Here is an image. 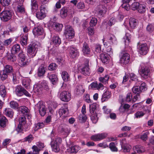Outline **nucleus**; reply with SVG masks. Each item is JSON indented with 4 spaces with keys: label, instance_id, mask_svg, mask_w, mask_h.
Returning <instances> with one entry per match:
<instances>
[{
    "label": "nucleus",
    "instance_id": "f257e3e1",
    "mask_svg": "<svg viewBox=\"0 0 154 154\" xmlns=\"http://www.w3.org/2000/svg\"><path fill=\"white\" fill-rule=\"evenodd\" d=\"M38 46L35 43L30 44L27 49V53L28 56L31 57H34L38 51Z\"/></svg>",
    "mask_w": 154,
    "mask_h": 154
},
{
    "label": "nucleus",
    "instance_id": "f03ea898",
    "mask_svg": "<svg viewBox=\"0 0 154 154\" xmlns=\"http://www.w3.org/2000/svg\"><path fill=\"white\" fill-rule=\"evenodd\" d=\"M64 35L66 38L71 39L74 36V31L71 26L67 25L66 26V29Z\"/></svg>",
    "mask_w": 154,
    "mask_h": 154
},
{
    "label": "nucleus",
    "instance_id": "7ed1b4c3",
    "mask_svg": "<svg viewBox=\"0 0 154 154\" xmlns=\"http://www.w3.org/2000/svg\"><path fill=\"white\" fill-rule=\"evenodd\" d=\"M15 92L16 94L18 96H21L23 94L28 97H30L31 95L24 88L20 85H18L16 87Z\"/></svg>",
    "mask_w": 154,
    "mask_h": 154
},
{
    "label": "nucleus",
    "instance_id": "20e7f679",
    "mask_svg": "<svg viewBox=\"0 0 154 154\" xmlns=\"http://www.w3.org/2000/svg\"><path fill=\"white\" fill-rule=\"evenodd\" d=\"M36 109H38L40 114L42 116H44L46 113V109L45 106L42 102L39 101L35 105Z\"/></svg>",
    "mask_w": 154,
    "mask_h": 154
},
{
    "label": "nucleus",
    "instance_id": "39448f33",
    "mask_svg": "<svg viewBox=\"0 0 154 154\" xmlns=\"http://www.w3.org/2000/svg\"><path fill=\"white\" fill-rule=\"evenodd\" d=\"M12 14L9 11H5L0 13V18L1 20L4 21H7L11 17Z\"/></svg>",
    "mask_w": 154,
    "mask_h": 154
},
{
    "label": "nucleus",
    "instance_id": "423d86ee",
    "mask_svg": "<svg viewBox=\"0 0 154 154\" xmlns=\"http://www.w3.org/2000/svg\"><path fill=\"white\" fill-rule=\"evenodd\" d=\"M68 109L66 106H64L61 107L58 111V113L57 114V116L59 115L60 117H62L64 118L67 117L68 114Z\"/></svg>",
    "mask_w": 154,
    "mask_h": 154
},
{
    "label": "nucleus",
    "instance_id": "0eeeda50",
    "mask_svg": "<svg viewBox=\"0 0 154 154\" xmlns=\"http://www.w3.org/2000/svg\"><path fill=\"white\" fill-rule=\"evenodd\" d=\"M19 58V63L21 66L27 65L28 63L26 61V57L23 52L20 53L18 55Z\"/></svg>",
    "mask_w": 154,
    "mask_h": 154
},
{
    "label": "nucleus",
    "instance_id": "6e6552de",
    "mask_svg": "<svg viewBox=\"0 0 154 154\" xmlns=\"http://www.w3.org/2000/svg\"><path fill=\"white\" fill-rule=\"evenodd\" d=\"M130 60V55L127 53H123L120 58V62L121 64L124 65L128 64Z\"/></svg>",
    "mask_w": 154,
    "mask_h": 154
},
{
    "label": "nucleus",
    "instance_id": "1a4fd4ad",
    "mask_svg": "<svg viewBox=\"0 0 154 154\" xmlns=\"http://www.w3.org/2000/svg\"><path fill=\"white\" fill-rule=\"evenodd\" d=\"M150 69L146 66L141 67L140 72L141 76L144 79L147 78L149 75Z\"/></svg>",
    "mask_w": 154,
    "mask_h": 154
},
{
    "label": "nucleus",
    "instance_id": "9d476101",
    "mask_svg": "<svg viewBox=\"0 0 154 154\" xmlns=\"http://www.w3.org/2000/svg\"><path fill=\"white\" fill-rule=\"evenodd\" d=\"M71 98V94L67 91L62 92L60 95V99L64 101L68 102L70 100Z\"/></svg>",
    "mask_w": 154,
    "mask_h": 154
},
{
    "label": "nucleus",
    "instance_id": "9b49d317",
    "mask_svg": "<svg viewBox=\"0 0 154 154\" xmlns=\"http://www.w3.org/2000/svg\"><path fill=\"white\" fill-rule=\"evenodd\" d=\"M89 60H87L86 63L82 69L81 72L85 75H89L90 73V71L89 67Z\"/></svg>",
    "mask_w": 154,
    "mask_h": 154
},
{
    "label": "nucleus",
    "instance_id": "f8f14e48",
    "mask_svg": "<svg viewBox=\"0 0 154 154\" xmlns=\"http://www.w3.org/2000/svg\"><path fill=\"white\" fill-rule=\"evenodd\" d=\"M19 110L20 112L27 117L29 119H31V115L29 113V110L27 107L25 106H21L19 107Z\"/></svg>",
    "mask_w": 154,
    "mask_h": 154
},
{
    "label": "nucleus",
    "instance_id": "ddd939ff",
    "mask_svg": "<svg viewBox=\"0 0 154 154\" xmlns=\"http://www.w3.org/2000/svg\"><path fill=\"white\" fill-rule=\"evenodd\" d=\"M69 51L70 57L72 58H74L79 55V52L78 49L73 46L69 48Z\"/></svg>",
    "mask_w": 154,
    "mask_h": 154
},
{
    "label": "nucleus",
    "instance_id": "4468645a",
    "mask_svg": "<svg viewBox=\"0 0 154 154\" xmlns=\"http://www.w3.org/2000/svg\"><path fill=\"white\" fill-rule=\"evenodd\" d=\"M106 137V134L105 133H101L93 135L91 137V139L94 141L101 140L105 138Z\"/></svg>",
    "mask_w": 154,
    "mask_h": 154
},
{
    "label": "nucleus",
    "instance_id": "2eb2a0df",
    "mask_svg": "<svg viewBox=\"0 0 154 154\" xmlns=\"http://www.w3.org/2000/svg\"><path fill=\"white\" fill-rule=\"evenodd\" d=\"M96 11L98 15L103 16L106 14L107 11V8L102 5H100L97 6Z\"/></svg>",
    "mask_w": 154,
    "mask_h": 154
},
{
    "label": "nucleus",
    "instance_id": "dca6fc26",
    "mask_svg": "<svg viewBox=\"0 0 154 154\" xmlns=\"http://www.w3.org/2000/svg\"><path fill=\"white\" fill-rule=\"evenodd\" d=\"M148 51V48L146 44L140 45L139 48V51L141 55H145L147 54Z\"/></svg>",
    "mask_w": 154,
    "mask_h": 154
},
{
    "label": "nucleus",
    "instance_id": "f3484780",
    "mask_svg": "<svg viewBox=\"0 0 154 154\" xmlns=\"http://www.w3.org/2000/svg\"><path fill=\"white\" fill-rule=\"evenodd\" d=\"M122 141L121 145L123 151L124 152H129L131 148V146L128 144L125 143V139H123Z\"/></svg>",
    "mask_w": 154,
    "mask_h": 154
},
{
    "label": "nucleus",
    "instance_id": "a211bd4d",
    "mask_svg": "<svg viewBox=\"0 0 154 154\" xmlns=\"http://www.w3.org/2000/svg\"><path fill=\"white\" fill-rule=\"evenodd\" d=\"M33 32L35 35H40L42 34L43 33V29L40 26H38L35 28L33 30Z\"/></svg>",
    "mask_w": 154,
    "mask_h": 154
},
{
    "label": "nucleus",
    "instance_id": "6ab92c4d",
    "mask_svg": "<svg viewBox=\"0 0 154 154\" xmlns=\"http://www.w3.org/2000/svg\"><path fill=\"white\" fill-rule=\"evenodd\" d=\"M48 77L53 85L56 84L57 82L58 79L57 76L56 74L48 73Z\"/></svg>",
    "mask_w": 154,
    "mask_h": 154
},
{
    "label": "nucleus",
    "instance_id": "aec40b11",
    "mask_svg": "<svg viewBox=\"0 0 154 154\" xmlns=\"http://www.w3.org/2000/svg\"><path fill=\"white\" fill-rule=\"evenodd\" d=\"M51 26L54 29L58 31H61L63 27V25L62 24L55 22L53 23Z\"/></svg>",
    "mask_w": 154,
    "mask_h": 154
},
{
    "label": "nucleus",
    "instance_id": "412c9836",
    "mask_svg": "<svg viewBox=\"0 0 154 154\" xmlns=\"http://www.w3.org/2000/svg\"><path fill=\"white\" fill-rule=\"evenodd\" d=\"M46 72L45 69L43 64H42L38 68V75L39 77L44 76Z\"/></svg>",
    "mask_w": 154,
    "mask_h": 154
},
{
    "label": "nucleus",
    "instance_id": "4be33fe9",
    "mask_svg": "<svg viewBox=\"0 0 154 154\" xmlns=\"http://www.w3.org/2000/svg\"><path fill=\"white\" fill-rule=\"evenodd\" d=\"M100 59L102 62L104 63H107L109 61V58L107 54L102 53L100 56Z\"/></svg>",
    "mask_w": 154,
    "mask_h": 154
},
{
    "label": "nucleus",
    "instance_id": "5701e85b",
    "mask_svg": "<svg viewBox=\"0 0 154 154\" xmlns=\"http://www.w3.org/2000/svg\"><path fill=\"white\" fill-rule=\"evenodd\" d=\"M134 152H137L138 153H140L145 152V149L144 147L140 145H137L133 148Z\"/></svg>",
    "mask_w": 154,
    "mask_h": 154
},
{
    "label": "nucleus",
    "instance_id": "b1692460",
    "mask_svg": "<svg viewBox=\"0 0 154 154\" xmlns=\"http://www.w3.org/2000/svg\"><path fill=\"white\" fill-rule=\"evenodd\" d=\"M131 38V36L130 34L128 33H126L125 36L123 38V41L126 46H128L130 42Z\"/></svg>",
    "mask_w": 154,
    "mask_h": 154
},
{
    "label": "nucleus",
    "instance_id": "393cba45",
    "mask_svg": "<svg viewBox=\"0 0 154 154\" xmlns=\"http://www.w3.org/2000/svg\"><path fill=\"white\" fill-rule=\"evenodd\" d=\"M68 9L66 7L63 8L60 11V16L62 18L66 17L68 14Z\"/></svg>",
    "mask_w": 154,
    "mask_h": 154
},
{
    "label": "nucleus",
    "instance_id": "a878e982",
    "mask_svg": "<svg viewBox=\"0 0 154 154\" xmlns=\"http://www.w3.org/2000/svg\"><path fill=\"white\" fill-rule=\"evenodd\" d=\"M20 48L19 44H17L14 45L12 47L11 50L12 53L16 54L20 51Z\"/></svg>",
    "mask_w": 154,
    "mask_h": 154
},
{
    "label": "nucleus",
    "instance_id": "bb28decb",
    "mask_svg": "<svg viewBox=\"0 0 154 154\" xmlns=\"http://www.w3.org/2000/svg\"><path fill=\"white\" fill-rule=\"evenodd\" d=\"M80 149V147L77 145L72 146L68 149V151L71 153L77 152Z\"/></svg>",
    "mask_w": 154,
    "mask_h": 154
},
{
    "label": "nucleus",
    "instance_id": "cd10ccee",
    "mask_svg": "<svg viewBox=\"0 0 154 154\" xmlns=\"http://www.w3.org/2000/svg\"><path fill=\"white\" fill-rule=\"evenodd\" d=\"M82 51L85 54H89L90 53V49L88 44L85 42L83 44L82 48Z\"/></svg>",
    "mask_w": 154,
    "mask_h": 154
},
{
    "label": "nucleus",
    "instance_id": "c85d7f7f",
    "mask_svg": "<svg viewBox=\"0 0 154 154\" xmlns=\"http://www.w3.org/2000/svg\"><path fill=\"white\" fill-rule=\"evenodd\" d=\"M137 24V20L134 18H131L129 19V24L132 28H134Z\"/></svg>",
    "mask_w": 154,
    "mask_h": 154
},
{
    "label": "nucleus",
    "instance_id": "c756f323",
    "mask_svg": "<svg viewBox=\"0 0 154 154\" xmlns=\"http://www.w3.org/2000/svg\"><path fill=\"white\" fill-rule=\"evenodd\" d=\"M28 40L27 34L23 35L21 37L20 40V43L23 45H26L27 44V41Z\"/></svg>",
    "mask_w": 154,
    "mask_h": 154
},
{
    "label": "nucleus",
    "instance_id": "7c9ffc66",
    "mask_svg": "<svg viewBox=\"0 0 154 154\" xmlns=\"http://www.w3.org/2000/svg\"><path fill=\"white\" fill-rule=\"evenodd\" d=\"M108 42L112 44H116L117 42L115 36L113 35H110L108 38Z\"/></svg>",
    "mask_w": 154,
    "mask_h": 154
},
{
    "label": "nucleus",
    "instance_id": "2f4dec72",
    "mask_svg": "<svg viewBox=\"0 0 154 154\" xmlns=\"http://www.w3.org/2000/svg\"><path fill=\"white\" fill-rule=\"evenodd\" d=\"M30 82L31 80L29 78H25L23 81L22 85L26 88H28L29 87Z\"/></svg>",
    "mask_w": 154,
    "mask_h": 154
},
{
    "label": "nucleus",
    "instance_id": "473e14b6",
    "mask_svg": "<svg viewBox=\"0 0 154 154\" xmlns=\"http://www.w3.org/2000/svg\"><path fill=\"white\" fill-rule=\"evenodd\" d=\"M4 113L6 116L11 118L13 116V112L10 108H6L4 111Z\"/></svg>",
    "mask_w": 154,
    "mask_h": 154
},
{
    "label": "nucleus",
    "instance_id": "72a5a7b5",
    "mask_svg": "<svg viewBox=\"0 0 154 154\" xmlns=\"http://www.w3.org/2000/svg\"><path fill=\"white\" fill-rule=\"evenodd\" d=\"M7 121L6 117L5 116H1L0 117V126L3 128L5 127Z\"/></svg>",
    "mask_w": 154,
    "mask_h": 154
},
{
    "label": "nucleus",
    "instance_id": "f704fd0d",
    "mask_svg": "<svg viewBox=\"0 0 154 154\" xmlns=\"http://www.w3.org/2000/svg\"><path fill=\"white\" fill-rule=\"evenodd\" d=\"M3 70L8 74H12V73H13V68L11 66L9 65H6Z\"/></svg>",
    "mask_w": 154,
    "mask_h": 154
},
{
    "label": "nucleus",
    "instance_id": "c9c22d12",
    "mask_svg": "<svg viewBox=\"0 0 154 154\" xmlns=\"http://www.w3.org/2000/svg\"><path fill=\"white\" fill-rule=\"evenodd\" d=\"M111 94L110 92L108 91H106L103 94L102 99V102L105 101L106 99L109 98Z\"/></svg>",
    "mask_w": 154,
    "mask_h": 154
},
{
    "label": "nucleus",
    "instance_id": "e433bc0d",
    "mask_svg": "<svg viewBox=\"0 0 154 154\" xmlns=\"http://www.w3.org/2000/svg\"><path fill=\"white\" fill-rule=\"evenodd\" d=\"M6 91L5 86L2 85L0 86V94L3 97H5L6 95Z\"/></svg>",
    "mask_w": 154,
    "mask_h": 154
},
{
    "label": "nucleus",
    "instance_id": "4c0bfd02",
    "mask_svg": "<svg viewBox=\"0 0 154 154\" xmlns=\"http://www.w3.org/2000/svg\"><path fill=\"white\" fill-rule=\"evenodd\" d=\"M146 10V5L144 4H140L138 7V11L140 13H144Z\"/></svg>",
    "mask_w": 154,
    "mask_h": 154
},
{
    "label": "nucleus",
    "instance_id": "58836bf2",
    "mask_svg": "<svg viewBox=\"0 0 154 154\" xmlns=\"http://www.w3.org/2000/svg\"><path fill=\"white\" fill-rule=\"evenodd\" d=\"M149 134V132L148 131H146L140 136V138L143 141H146L148 139V136Z\"/></svg>",
    "mask_w": 154,
    "mask_h": 154
},
{
    "label": "nucleus",
    "instance_id": "ea45409f",
    "mask_svg": "<svg viewBox=\"0 0 154 154\" xmlns=\"http://www.w3.org/2000/svg\"><path fill=\"white\" fill-rule=\"evenodd\" d=\"M62 76L63 80L65 82L68 81L69 79V75L66 72L64 71L62 72Z\"/></svg>",
    "mask_w": 154,
    "mask_h": 154
},
{
    "label": "nucleus",
    "instance_id": "a19ab883",
    "mask_svg": "<svg viewBox=\"0 0 154 154\" xmlns=\"http://www.w3.org/2000/svg\"><path fill=\"white\" fill-rule=\"evenodd\" d=\"M52 41L54 44L56 45L60 44L61 42L60 38L58 36H54L52 39Z\"/></svg>",
    "mask_w": 154,
    "mask_h": 154
},
{
    "label": "nucleus",
    "instance_id": "79ce46f5",
    "mask_svg": "<svg viewBox=\"0 0 154 154\" xmlns=\"http://www.w3.org/2000/svg\"><path fill=\"white\" fill-rule=\"evenodd\" d=\"M8 75L4 70L1 71L0 72V77L1 80L2 81L5 80L7 78Z\"/></svg>",
    "mask_w": 154,
    "mask_h": 154
},
{
    "label": "nucleus",
    "instance_id": "37998d69",
    "mask_svg": "<svg viewBox=\"0 0 154 154\" xmlns=\"http://www.w3.org/2000/svg\"><path fill=\"white\" fill-rule=\"evenodd\" d=\"M90 112L91 114H94L96 110V103H93L90 105Z\"/></svg>",
    "mask_w": 154,
    "mask_h": 154
},
{
    "label": "nucleus",
    "instance_id": "c03bdc74",
    "mask_svg": "<svg viewBox=\"0 0 154 154\" xmlns=\"http://www.w3.org/2000/svg\"><path fill=\"white\" fill-rule=\"evenodd\" d=\"M45 13L44 12L41 11L38 12L36 14L37 17L40 19L42 20L45 17Z\"/></svg>",
    "mask_w": 154,
    "mask_h": 154
},
{
    "label": "nucleus",
    "instance_id": "a18cd8bd",
    "mask_svg": "<svg viewBox=\"0 0 154 154\" xmlns=\"http://www.w3.org/2000/svg\"><path fill=\"white\" fill-rule=\"evenodd\" d=\"M85 89L82 85H79L77 86L76 92L77 94H82L85 92Z\"/></svg>",
    "mask_w": 154,
    "mask_h": 154
},
{
    "label": "nucleus",
    "instance_id": "49530a36",
    "mask_svg": "<svg viewBox=\"0 0 154 154\" xmlns=\"http://www.w3.org/2000/svg\"><path fill=\"white\" fill-rule=\"evenodd\" d=\"M32 9V11H35L38 9V5L36 0H31Z\"/></svg>",
    "mask_w": 154,
    "mask_h": 154
},
{
    "label": "nucleus",
    "instance_id": "de8ad7c7",
    "mask_svg": "<svg viewBox=\"0 0 154 154\" xmlns=\"http://www.w3.org/2000/svg\"><path fill=\"white\" fill-rule=\"evenodd\" d=\"M17 10L18 12L20 13H24L25 11V9L23 5L22 4L19 5L17 7Z\"/></svg>",
    "mask_w": 154,
    "mask_h": 154
},
{
    "label": "nucleus",
    "instance_id": "09e8293b",
    "mask_svg": "<svg viewBox=\"0 0 154 154\" xmlns=\"http://www.w3.org/2000/svg\"><path fill=\"white\" fill-rule=\"evenodd\" d=\"M10 107L13 109H16L19 106L18 103L14 101H11L10 102Z\"/></svg>",
    "mask_w": 154,
    "mask_h": 154
},
{
    "label": "nucleus",
    "instance_id": "8fccbe9b",
    "mask_svg": "<svg viewBox=\"0 0 154 154\" xmlns=\"http://www.w3.org/2000/svg\"><path fill=\"white\" fill-rule=\"evenodd\" d=\"M33 135L30 134L26 137L24 139V141L28 142L29 143H30L33 140Z\"/></svg>",
    "mask_w": 154,
    "mask_h": 154
},
{
    "label": "nucleus",
    "instance_id": "3c124183",
    "mask_svg": "<svg viewBox=\"0 0 154 154\" xmlns=\"http://www.w3.org/2000/svg\"><path fill=\"white\" fill-rule=\"evenodd\" d=\"M134 93L136 94H138L141 91L140 88L139 86H136L134 87L132 89Z\"/></svg>",
    "mask_w": 154,
    "mask_h": 154
},
{
    "label": "nucleus",
    "instance_id": "603ef678",
    "mask_svg": "<svg viewBox=\"0 0 154 154\" xmlns=\"http://www.w3.org/2000/svg\"><path fill=\"white\" fill-rule=\"evenodd\" d=\"M109 148L113 152H117L118 149L116 147L115 144L113 142H111L109 144Z\"/></svg>",
    "mask_w": 154,
    "mask_h": 154
},
{
    "label": "nucleus",
    "instance_id": "864d4df0",
    "mask_svg": "<svg viewBox=\"0 0 154 154\" xmlns=\"http://www.w3.org/2000/svg\"><path fill=\"white\" fill-rule=\"evenodd\" d=\"M19 124L22 125H24L26 122V118L24 116L20 117L19 119Z\"/></svg>",
    "mask_w": 154,
    "mask_h": 154
},
{
    "label": "nucleus",
    "instance_id": "5fc2aeb1",
    "mask_svg": "<svg viewBox=\"0 0 154 154\" xmlns=\"http://www.w3.org/2000/svg\"><path fill=\"white\" fill-rule=\"evenodd\" d=\"M57 67V65L55 63H51L49 66L48 69L51 71H53L56 69Z\"/></svg>",
    "mask_w": 154,
    "mask_h": 154
},
{
    "label": "nucleus",
    "instance_id": "6e6d98bb",
    "mask_svg": "<svg viewBox=\"0 0 154 154\" xmlns=\"http://www.w3.org/2000/svg\"><path fill=\"white\" fill-rule=\"evenodd\" d=\"M97 23V20L96 18L93 17L91 19L90 23V26L91 27L95 26Z\"/></svg>",
    "mask_w": 154,
    "mask_h": 154
},
{
    "label": "nucleus",
    "instance_id": "4d7b16f0",
    "mask_svg": "<svg viewBox=\"0 0 154 154\" xmlns=\"http://www.w3.org/2000/svg\"><path fill=\"white\" fill-rule=\"evenodd\" d=\"M91 119L94 123H96L98 120L97 114H92Z\"/></svg>",
    "mask_w": 154,
    "mask_h": 154
},
{
    "label": "nucleus",
    "instance_id": "13d9d810",
    "mask_svg": "<svg viewBox=\"0 0 154 154\" xmlns=\"http://www.w3.org/2000/svg\"><path fill=\"white\" fill-rule=\"evenodd\" d=\"M11 1V0H0V3L3 6H7L10 4Z\"/></svg>",
    "mask_w": 154,
    "mask_h": 154
},
{
    "label": "nucleus",
    "instance_id": "bf43d9fd",
    "mask_svg": "<svg viewBox=\"0 0 154 154\" xmlns=\"http://www.w3.org/2000/svg\"><path fill=\"white\" fill-rule=\"evenodd\" d=\"M139 3L137 2H134L131 5V8L132 10H135L138 9V7L140 5Z\"/></svg>",
    "mask_w": 154,
    "mask_h": 154
},
{
    "label": "nucleus",
    "instance_id": "052dcab7",
    "mask_svg": "<svg viewBox=\"0 0 154 154\" xmlns=\"http://www.w3.org/2000/svg\"><path fill=\"white\" fill-rule=\"evenodd\" d=\"M109 79V76L108 75H106L103 77L99 78V80L101 82L105 83L108 81Z\"/></svg>",
    "mask_w": 154,
    "mask_h": 154
},
{
    "label": "nucleus",
    "instance_id": "680f3d73",
    "mask_svg": "<svg viewBox=\"0 0 154 154\" xmlns=\"http://www.w3.org/2000/svg\"><path fill=\"white\" fill-rule=\"evenodd\" d=\"M145 113L142 111H138L134 114L136 118H140L144 116Z\"/></svg>",
    "mask_w": 154,
    "mask_h": 154
},
{
    "label": "nucleus",
    "instance_id": "e2e57ef3",
    "mask_svg": "<svg viewBox=\"0 0 154 154\" xmlns=\"http://www.w3.org/2000/svg\"><path fill=\"white\" fill-rule=\"evenodd\" d=\"M44 126V124L43 123H39L35 125V130L37 131L38 129L41 128Z\"/></svg>",
    "mask_w": 154,
    "mask_h": 154
},
{
    "label": "nucleus",
    "instance_id": "0e129e2a",
    "mask_svg": "<svg viewBox=\"0 0 154 154\" xmlns=\"http://www.w3.org/2000/svg\"><path fill=\"white\" fill-rule=\"evenodd\" d=\"M129 107V105L128 104H126L124 105L123 106L120 107L119 110L120 112H124L125 109H128Z\"/></svg>",
    "mask_w": 154,
    "mask_h": 154
},
{
    "label": "nucleus",
    "instance_id": "69168bd1",
    "mask_svg": "<svg viewBox=\"0 0 154 154\" xmlns=\"http://www.w3.org/2000/svg\"><path fill=\"white\" fill-rule=\"evenodd\" d=\"M106 51L107 54L109 56L112 55L113 51L111 46H109L107 47L106 48Z\"/></svg>",
    "mask_w": 154,
    "mask_h": 154
},
{
    "label": "nucleus",
    "instance_id": "338daca9",
    "mask_svg": "<svg viewBox=\"0 0 154 154\" xmlns=\"http://www.w3.org/2000/svg\"><path fill=\"white\" fill-rule=\"evenodd\" d=\"M33 152L34 154H38L40 151V149H39L37 146L34 145L32 147Z\"/></svg>",
    "mask_w": 154,
    "mask_h": 154
},
{
    "label": "nucleus",
    "instance_id": "774afa93",
    "mask_svg": "<svg viewBox=\"0 0 154 154\" xmlns=\"http://www.w3.org/2000/svg\"><path fill=\"white\" fill-rule=\"evenodd\" d=\"M154 28V25L153 24H149L146 27L147 31L150 32L153 31Z\"/></svg>",
    "mask_w": 154,
    "mask_h": 154
}]
</instances>
